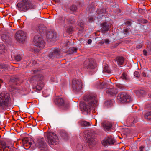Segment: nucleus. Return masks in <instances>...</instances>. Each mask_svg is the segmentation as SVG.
Masks as SVG:
<instances>
[{
	"instance_id": "18",
	"label": "nucleus",
	"mask_w": 151,
	"mask_h": 151,
	"mask_svg": "<svg viewBox=\"0 0 151 151\" xmlns=\"http://www.w3.org/2000/svg\"><path fill=\"white\" fill-rule=\"evenodd\" d=\"M117 93V90L114 88L108 89L106 91V93L107 94L111 96L116 95Z\"/></svg>"
},
{
	"instance_id": "48",
	"label": "nucleus",
	"mask_w": 151,
	"mask_h": 151,
	"mask_svg": "<svg viewBox=\"0 0 151 151\" xmlns=\"http://www.w3.org/2000/svg\"><path fill=\"white\" fill-rule=\"evenodd\" d=\"M91 42H92V40L90 39H89L88 41V44H91Z\"/></svg>"
},
{
	"instance_id": "50",
	"label": "nucleus",
	"mask_w": 151,
	"mask_h": 151,
	"mask_svg": "<svg viewBox=\"0 0 151 151\" xmlns=\"http://www.w3.org/2000/svg\"><path fill=\"white\" fill-rule=\"evenodd\" d=\"M126 24H127L129 25H130V22L129 21H127L126 22Z\"/></svg>"
},
{
	"instance_id": "14",
	"label": "nucleus",
	"mask_w": 151,
	"mask_h": 151,
	"mask_svg": "<svg viewBox=\"0 0 151 151\" xmlns=\"http://www.w3.org/2000/svg\"><path fill=\"white\" fill-rule=\"evenodd\" d=\"M46 37L48 42H53L55 40L57 34L55 32H49L47 33Z\"/></svg>"
},
{
	"instance_id": "20",
	"label": "nucleus",
	"mask_w": 151,
	"mask_h": 151,
	"mask_svg": "<svg viewBox=\"0 0 151 151\" xmlns=\"http://www.w3.org/2000/svg\"><path fill=\"white\" fill-rule=\"evenodd\" d=\"M60 51L59 49H55L53 51V52L49 54V56L50 58H52L53 57H57L59 55Z\"/></svg>"
},
{
	"instance_id": "37",
	"label": "nucleus",
	"mask_w": 151,
	"mask_h": 151,
	"mask_svg": "<svg viewBox=\"0 0 151 151\" xmlns=\"http://www.w3.org/2000/svg\"><path fill=\"white\" fill-rule=\"evenodd\" d=\"M15 59L17 61H20L22 59V58L19 55H17L15 57Z\"/></svg>"
},
{
	"instance_id": "54",
	"label": "nucleus",
	"mask_w": 151,
	"mask_h": 151,
	"mask_svg": "<svg viewBox=\"0 0 151 151\" xmlns=\"http://www.w3.org/2000/svg\"><path fill=\"white\" fill-rule=\"evenodd\" d=\"M55 2H58L59 1V0H54Z\"/></svg>"
},
{
	"instance_id": "39",
	"label": "nucleus",
	"mask_w": 151,
	"mask_h": 151,
	"mask_svg": "<svg viewBox=\"0 0 151 151\" xmlns=\"http://www.w3.org/2000/svg\"><path fill=\"white\" fill-rule=\"evenodd\" d=\"M70 9L72 11H74L76 10V7L75 6L72 5L70 7Z\"/></svg>"
},
{
	"instance_id": "51",
	"label": "nucleus",
	"mask_w": 151,
	"mask_h": 151,
	"mask_svg": "<svg viewBox=\"0 0 151 151\" xmlns=\"http://www.w3.org/2000/svg\"><path fill=\"white\" fill-rule=\"evenodd\" d=\"M142 76H143L145 77V76H146V74H145V73L144 72L142 73Z\"/></svg>"
},
{
	"instance_id": "8",
	"label": "nucleus",
	"mask_w": 151,
	"mask_h": 151,
	"mask_svg": "<svg viewBox=\"0 0 151 151\" xmlns=\"http://www.w3.org/2000/svg\"><path fill=\"white\" fill-rule=\"evenodd\" d=\"M33 42L37 47L41 48H43L45 43L43 39L38 36H35L34 38Z\"/></svg>"
},
{
	"instance_id": "36",
	"label": "nucleus",
	"mask_w": 151,
	"mask_h": 151,
	"mask_svg": "<svg viewBox=\"0 0 151 151\" xmlns=\"http://www.w3.org/2000/svg\"><path fill=\"white\" fill-rule=\"evenodd\" d=\"M102 145L104 146H106L108 144H109L106 139L102 141Z\"/></svg>"
},
{
	"instance_id": "29",
	"label": "nucleus",
	"mask_w": 151,
	"mask_h": 151,
	"mask_svg": "<svg viewBox=\"0 0 151 151\" xmlns=\"http://www.w3.org/2000/svg\"><path fill=\"white\" fill-rule=\"evenodd\" d=\"M81 124L82 126H87L90 125V123L85 121H82L81 122Z\"/></svg>"
},
{
	"instance_id": "4",
	"label": "nucleus",
	"mask_w": 151,
	"mask_h": 151,
	"mask_svg": "<svg viewBox=\"0 0 151 151\" xmlns=\"http://www.w3.org/2000/svg\"><path fill=\"white\" fill-rule=\"evenodd\" d=\"M117 99L120 103H129L132 101L131 96L125 93H119L117 96Z\"/></svg>"
},
{
	"instance_id": "5",
	"label": "nucleus",
	"mask_w": 151,
	"mask_h": 151,
	"mask_svg": "<svg viewBox=\"0 0 151 151\" xmlns=\"http://www.w3.org/2000/svg\"><path fill=\"white\" fill-rule=\"evenodd\" d=\"M34 78H36L37 81L34 83V88L37 90H41L44 86L42 81L43 78V76L42 74H40L38 76H35Z\"/></svg>"
},
{
	"instance_id": "34",
	"label": "nucleus",
	"mask_w": 151,
	"mask_h": 151,
	"mask_svg": "<svg viewBox=\"0 0 151 151\" xmlns=\"http://www.w3.org/2000/svg\"><path fill=\"white\" fill-rule=\"evenodd\" d=\"M2 38L3 41L4 42L6 41V40H7L8 39V37L7 36H6L5 34H3L2 36Z\"/></svg>"
},
{
	"instance_id": "57",
	"label": "nucleus",
	"mask_w": 151,
	"mask_h": 151,
	"mask_svg": "<svg viewBox=\"0 0 151 151\" xmlns=\"http://www.w3.org/2000/svg\"><path fill=\"white\" fill-rule=\"evenodd\" d=\"M36 71V70H35L34 71V73H35V72Z\"/></svg>"
},
{
	"instance_id": "52",
	"label": "nucleus",
	"mask_w": 151,
	"mask_h": 151,
	"mask_svg": "<svg viewBox=\"0 0 151 151\" xmlns=\"http://www.w3.org/2000/svg\"><path fill=\"white\" fill-rule=\"evenodd\" d=\"M2 67L3 68H6L7 67V66L6 65H4L3 66H2Z\"/></svg>"
},
{
	"instance_id": "12",
	"label": "nucleus",
	"mask_w": 151,
	"mask_h": 151,
	"mask_svg": "<svg viewBox=\"0 0 151 151\" xmlns=\"http://www.w3.org/2000/svg\"><path fill=\"white\" fill-rule=\"evenodd\" d=\"M17 6L20 10L24 11H26L28 9L32 7L31 4L28 1H26L25 3H18Z\"/></svg>"
},
{
	"instance_id": "19",
	"label": "nucleus",
	"mask_w": 151,
	"mask_h": 151,
	"mask_svg": "<svg viewBox=\"0 0 151 151\" xmlns=\"http://www.w3.org/2000/svg\"><path fill=\"white\" fill-rule=\"evenodd\" d=\"M101 26L102 27L101 30L102 33L108 31L109 29V25L107 23H103L101 24Z\"/></svg>"
},
{
	"instance_id": "38",
	"label": "nucleus",
	"mask_w": 151,
	"mask_h": 151,
	"mask_svg": "<svg viewBox=\"0 0 151 151\" xmlns=\"http://www.w3.org/2000/svg\"><path fill=\"white\" fill-rule=\"evenodd\" d=\"M94 20V17L93 16H91L89 18L88 21L90 22H91L93 21Z\"/></svg>"
},
{
	"instance_id": "56",
	"label": "nucleus",
	"mask_w": 151,
	"mask_h": 151,
	"mask_svg": "<svg viewBox=\"0 0 151 151\" xmlns=\"http://www.w3.org/2000/svg\"><path fill=\"white\" fill-rule=\"evenodd\" d=\"M147 21L146 20H145V22H144L146 23H147Z\"/></svg>"
},
{
	"instance_id": "40",
	"label": "nucleus",
	"mask_w": 151,
	"mask_h": 151,
	"mask_svg": "<svg viewBox=\"0 0 151 151\" xmlns=\"http://www.w3.org/2000/svg\"><path fill=\"white\" fill-rule=\"evenodd\" d=\"M134 76L137 77H138L139 76V74L138 71H135L134 73Z\"/></svg>"
},
{
	"instance_id": "6",
	"label": "nucleus",
	"mask_w": 151,
	"mask_h": 151,
	"mask_svg": "<svg viewBox=\"0 0 151 151\" xmlns=\"http://www.w3.org/2000/svg\"><path fill=\"white\" fill-rule=\"evenodd\" d=\"M47 139L49 144L56 145L58 144L59 139L57 135L52 132H50L47 134Z\"/></svg>"
},
{
	"instance_id": "25",
	"label": "nucleus",
	"mask_w": 151,
	"mask_h": 151,
	"mask_svg": "<svg viewBox=\"0 0 151 151\" xmlns=\"http://www.w3.org/2000/svg\"><path fill=\"white\" fill-rule=\"evenodd\" d=\"M107 87V83L105 82L102 83H99L98 84V88L100 89H103Z\"/></svg>"
},
{
	"instance_id": "58",
	"label": "nucleus",
	"mask_w": 151,
	"mask_h": 151,
	"mask_svg": "<svg viewBox=\"0 0 151 151\" xmlns=\"http://www.w3.org/2000/svg\"><path fill=\"white\" fill-rule=\"evenodd\" d=\"M40 32H41V29H40Z\"/></svg>"
},
{
	"instance_id": "15",
	"label": "nucleus",
	"mask_w": 151,
	"mask_h": 151,
	"mask_svg": "<svg viewBox=\"0 0 151 151\" xmlns=\"http://www.w3.org/2000/svg\"><path fill=\"white\" fill-rule=\"evenodd\" d=\"M102 126L106 132L110 131L112 127V124L107 121H105L102 122Z\"/></svg>"
},
{
	"instance_id": "32",
	"label": "nucleus",
	"mask_w": 151,
	"mask_h": 151,
	"mask_svg": "<svg viewBox=\"0 0 151 151\" xmlns=\"http://www.w3.org/2000/svg\"><path fill=\"white\" fill-rule=\"evenodd\" d=\"M77 49L76 47H72L70 49L69 51L70 53H73L76 52L77 51Z\"/></svg>"
},
{
	"instance_id": "31",
	"label": "nucleus",
	"mask_w": 151,
	"mask_h": 151,
	"mask_svg": "<svg viewBox=\"0 0 151 151\" xmlns=\"http://www.w3.org/2000/svg\"><path fill=\"white\" fill-rule=\"evenodd\" d=\"M103 72H107V73H110L111 72V71L108 66H105L104 67Z\"/></svg>"
},
{
	"instance_id": "42",
	"label": "nucleus",
	"mask_w": 151,
	"mask_h": 151,
	"mask_svg": "<svg viewBox=\"0 0 151 151\" xmlns=\"http://www.w3.org/2000/svg\"><path fill=\"white\" fill-rule=\"evenodd\" d=\"M142 46V44H140L137 46L136 48L137 49H139L141 48Z\"/></svg>"
},
{
	"instance_id": "9",
	"label": "nucleus",
	"mask_w": 151,
	"mask_h": 151,
	"mask_svg": "<svg viewBox=\"0 0 151 151\" xmlns=\"http://www.w3.org/2000/svg\"><path fill=\"white\" fill-rule=\"evenodd\" d=\"M15 37L17 41L23 42L26 38V33L22 30H19L16 32Z\"/></svg>"
},
{
	"instance_id": "21",
	"label": "nucleus",
	"mask_w": 151,
	"mask_h": 151,
	"mask_svg": "<svg viewBox=\"0 0 151 151\" xmlns=\"http://www.w3.org/2000/svg\"><path fill=\"white\" fill-rule=\"evenodd\" d=\"M62 19H60V20H61V22L63 23L68 22L72 24L75 22V19L73 17H70V18L69 20H68L67 19H66V20H65L64 17H62Z\"/></svg>"
},
{
	"instance_id": "2",
	"label": "nucleus",
	"mask_w": 151,
	"mask_h": 151,
	"mask_svg": "<svg viewBox=\"0 0 151 151\" xmlns=\"http://www.w3.org/2000/svg\"><path fill=\"white\" fill-rule=\"evenodd\" d=\"M9 95L5 93L0 94V109L5 110L8 109L10 101Z\"/></svg>"
},
{
	"instance_id": "28",
	"label": "nucleus",
	"mask_w": 151,
	"mask_h": 151,
	"mask_svg": "<svg viewBox=\"0 0 151 151\" xmlns=\"http://www.w3.org/2000/svg\"><path fill=\"white\" fill-rule=\"evenodd\" d=\"M109 39H106L101 40V41L100 42V43L101 44H103L104 43H105L106 44L108 45L109 43Z\"/></svg>"
},
{
	"instance_id": "26",
	"label": "nucleus",
	"mask_w": 151,
	"mask_h": 151,
	"mask_svg": "<svg viewBox=\"0 0 151 151\" xmlns=\"http://www.w3.org/2000/svg\"><path fill=\"white\" fill-rule=\"evenodd\" d=\"M5 45L3 44L0 45V54H2L5 52Z\"/></svg>"
},
{
	"instance_id": "13",
	"label": "nucleus",
	"mask_w": 151,
	"mask_h": 151,
	"mask_svg": "<svg viewBox=\"0 0 151 151\" xmlns=\"http://www.w3.org/2000/svg\"><path fill=\"white\" fill-rule=\"evenodd\" d=\"M95 65L94 60L92 58L87 59L84 63V66L87 68L93 69L95 68Z\"/></svg>"
},
{
	"instance_id": "44",
	"label": "nucleus",
	"mask_w": 151,
	"mask_h": 151,
	"mask_svg": "<svg viewBox=\"0 0 151 151\" xmlns=\"http://www.w3.org/2000/svg\"><path fill=\"white\" fill-rule=\"evenodd\" d=\"M79 25L81 28V29H83V25L82 22H81V23L79 24Z\"/></svg>"
},
{
	"instance_id": "23",
	"label": "nucleus",
	"mask_w": 151,
	"mask_h": 151,
	"mask_svg": "<svg viewBox=\"0 0 151 151\" xmlns=\"http://www.w3.org/2000/svg\"><path fill=\"white\" fill-rule=\"evenodd\" d=\"M106 139L109 144H113L115 142V140L111 136L108 137Z\"/></svg>"
},
{
	"instance_id": "45",
	"label": "nucleus",
	"mask_w": 151,
	"mask_h": 151,
	"mask_svg": "<svg viewBox=\"0 0 151 151\" xmlns=\"http://www.w3.org/2000/svg\"><path fill=\"white\" fill-rule=\"evenodd\" d=\"M139 12L141 14H143V10L142 9H139Z\"/></svg>"
},
{
	"instance_id": "47",
	"label": "nucleus",
	"mask_w": 151,
	"mask_h": 151,
	"mask_svg": "<svg viewBox=\"0 0 151 151\" xmlns=\"http://www.w3.org/2000/svg\"><path fill=\"white\" fill-rule=\"evenodd\" d=\"M33 51L35 52H36L37 53V52H39V50L38 49H35Z\"/></svg>"
},
{
	"instance_id": "59",
	"label": "nucleus",
	"mask_w": 151,
	"mask_h": 151,
	"mask_svg": "<svg viewBox=\"0 0 151 151\" xmlns=\"http://www.w3.org/2000/svg\"><path fill=\"white\" fill-rule=\"evenodd\" d=\"M150 106H151V104H150Z\"/></svg>"
},
{
	"instance_id": "46",
	"label": "nucleus",
	"mask_w": 151,
	"mask_h": 151,
	"mask_svg": "<svg viewBox=\"0 0 151 151\" xmlns=\"http://www.w3.org/2000/svg\"><path fill=\"white\" fill-rule=\"evenodd\" d=\"M143 53L144 55H145V56H146L147 55V52L145 50H144L143 51Z\"/></svg>"
},
{
	"instance_id": "53",
	"label": "nucleus",
	"mask_w": 151,
	"mask_h": 151,
	"mask_svg": "<svg viewBox=\"0 0 151 151\" xmlns=\"http://www.w3.org/2000/svg\"><path fill=\"white\" fill-rule=\"evenodd\" d=\"M14 88H12L11 89H10V91H14Z\"/></svg>"
},
{
	"instance_id": "3",
	"label": "nucleus",
	"mask_w": 151,
	"mask_h": 151,
	"mask_svg": "<svg viewBox=\"0 0 151 151\" xmlns=\"http://www.w3.org/2000/svg\"><path fill=\"white\" fill-rule=\"evenodd\" d=\"M72 88L75 92H80L84 87V84L82 80L74 79L72 81Z\"/></svg>"
},
{
	"instance_id": "27",
	"label": "nucleus",
	"mask_w": 151,
	"mask_h": 151,
	"mask_svg": "<svg viewBox=\"0 0 151 151\" xmlns=\"http://www.w3.org/2000/svg\"><path fill=\"white\" fill-rule=\"evenodd\" d=\"M97 14L98 15L97 17V18H101L103 16V13L101 12V10L100 9H99L97 11Z\"/></svg>"
},
{
	"instance_id": "10",
	"label": "nucleus",
	"mask_w": 151,
	"mask_h": 151,
	"mask_svg": "<svg viewBox=\"0 0 151 151\" xmlns=\"http://www.w3.org/2000/svg\"><path fill=\"white\" fill-rule=\"evenodd\" d=\"M36 145L37 148H41L40 151H47V145L44 142L43 138H38L37 139Z\"/></svg>"
},
{
	"instance_id": "11",
	"label": "nucleus",
	"mask_w": 151,
	"mask_h": 151,
	"mask_svg": "<svg viewBox=\"0 0 151 151\" xmlns=\"http://www.w3.org/2000/svg\"><path fill=\"white\" fill-rule=\"evenodd\" d=\"M91 134V132L89 131H85L82 133L83 137L86 138L90 145L95 144L94 140L93 138V136Z\"/></svg>"
},
{
	"instance_id": "55",
	"label": "nucleus",
	"mask_w": 151,
	"mask_h": 151,
	"mask_svg": "<svg viewBox=\"0 0 151 151\" xmlns=\"http://www.w3.org/2000/svg\"><path fill=\"white\" fill-rule=\"evenodd\" d=\"M149 98H151V94H149Z\"/></svg>"
},
{
	"instance_id": "16",
	"label": "nucleus",
	"mask_w": 151,
	"mask_h": 151,
	"mask_svg": "<svg viewBox=\"0 0 151 151\" xmlns=\"http://www.w3.org/2000/svg\"><path fill=\"white\" fill-rule=\"evenodd\" d=\"M137 121V119H135L134 117H130L128 118L126 122L129 126L133 127L134 126V124L136 123Z\"/></svg>"
},
{
	"instance_id": "35",
	"label": "nucleus",
	"mask_w": 151,
	"mask_h": 151,
	"mask_svg": "<svg viewBox=\"0 0 151 151\" xmlns=\"http://www.w3.org/2000/svg\"><path fill=\"white\" fill-rule=\"evenodd\" d=\"M72 31V27H68L66 29V32L68 33H71Z\"/></svg>"
},
{
	"instance_id": "1",
	"label": "nucleus",
	"mask_w": 151,
	"mask_h": 151,
	"mask_svg": "<svg viewBox=\"0 0 151 151\" xmlns=\"http://www.w3.org/2000/svg\"><path fill=\"white\" fill-rule=\"evenodd\" d=\"M83 100L84 101L81 102L80 104L82 111L88 112L92 108L97 106V99L92 93H89L86 94L83 97Z\"/></svg>"
},
{
	"instance_id": "41",
	"label": "nucleus",
	"mask_w": 151,
	"mask_h": 151,
	"mask_svg": "<svg viewBox=\"0 0 151 151\" xmlns=\"http://www.w3.org/2000/svg\"><path fill=\"white\" fill-rule=\"evenodd\" d=\"M77 148H78V149L79 150H81L82 148V147L81 145L80 144H78L77 145Z\"/></svg>"
},
{
	"instance_id": "22",
	"label": "nucleus",
	"mask_w": 151,
	"mask_h": 151,
	"mask_svg": "<svg viewBox=\"0 0 151 151\" xmlns=\"http://www.w3.org/2000/svg\"><path fill=\"white\" fill-rule=\"evenodd\" d=\"M116 60L117 61L118 65L120 66L123 64L124 59L122 57H118L116 58Z\"/></svg>"
},
{
	"instance_id": "30",
	"label": "nucleus",
	"mask_w": 151,
	"mask_h": 151,
	"mask_svg": "<svg viewBox=\"0 0 151 151\" xmlns=\"http://www.w3.org/2000/svg\"><path fill=\"white\" fill-rule=\"evenodd\" d=\"M144 117L148 119H151V112H147L145 114Z\"/></svg>"
},
{
	"instance_id": "43",
	"label": "nucleus",
	"mask_w": 151,
	"mask_h": 151,
	"mask_svg": "<svg viewBox=\"0 0 151 151\" xmlns=\"http://www.w3.org/2000/svg\"><path fill=\"white\" fill-rule=\"evenodd\" d=\"M144 147L143 146H141L139 148V151H143Z\"/></svg>"
},
{
	"instance_id": "7",
	"label": "nucleus",
	"mask_w": 151,
	"mask_h": 151,
	"mask_svg": "<svg viewBox=\"0 0 151 151\" xmlns=\"http://www.w3.org/2000/svg\"><path fill=\"white\" fill-rule=\"evenodd\" d=\"M55 103L62 109H66L69 106V104L65 102L63 99L61 97L56 98L55 100Z\"/></svg>"
},
{
	"instance_id": "17",
	"label": "nucleus",
	"mask_w": 151,
	"mask_h": 151,
	"mask_svg": "<svg viewBox=\"0 0 151 151\" xmlns=\"http://www.w3.org/2000/svg\"><path fill=\"white\" fill-rule=\"evenodd\" d=\"M32 141L30 138H26L22 140L23 145L24 147H28L29 148L31 147Z\"/></svg>"
},
{
	"instance_id": "49",
	"label": "nucleus",
	"mask_w": 151,
	"mask_h": 151,
	"mask_svg": "<svg viewBox=\"0 0 151 151\" xmlns=\"http://www.w3.org/2000/svg\"><path fill=\"white\" fill-rule=\"evenodd\" d=\"M2 142H0V150H2Z\"/></svg>"
},
{
	"instance_id": "33",
	"label": "nucleus",
	"mask_w": 151,
	"mask_h": 151,
	"mask_svg": "<svg viewBox=\"0 0 151 151\" xmlns=\"http://www.w3.org/2000/svg\"><path fill=\"white\" fill-rule=\"evenodd\" d=\"M121 77L122 79H124L125 80H127L128 79L127 75L125 73H123V74L122 75Z\"/></svg>"
},
{
	"instance_id": "24",
	"label": "nucleus",
	"mask_w": 151,
	"mask_h": 151,
	"mask_svg": "<svg viewBox=\"0 0 151 151\" xmlns=\"http://www.w3.org/2000/svg\"><path fill=\"white\" fill-rule=\"evenodd\" d=\"M2 142V149L3 150V151H4L5 150V149L6 147H7L9 149L10 147H12V144H11L10 145V146H8L6 145L5 142Z\"/></svg>"
}]
</instances>
